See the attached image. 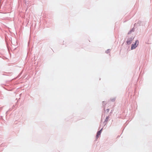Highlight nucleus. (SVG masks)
<instances>
[{
	"label": "nucleus",
	"instance_id": "nucleus-1",
	"mask_svg": "<svg viewBox=\"0 0 152 152\" xmlns=\"http://www.w3.org/2000/svg\"><path fill=\"white\" fill-rule=\"evenodd\" d=\"M139 43V42L138 41L136 40L135 42V43L134 44H132V45L131 49L133 50L135 49L138 45Z\"/></svg>",
	"mask_w": 152,
	"mask_h": 152
},
{
	"label": "nucleus",
	"instance_id": "nucleus-2",
	"mask_svg": "<svg viewBox=\"0 0 152 152\" xmlns=\"http://www.w3.org/2000/svg\"><path fill=\"white\" fill-rule=\"evenodd\" d=\"M134 39V38L133 37H132L128 38L126 42V43H127V44L128 45H130L132 43Z\"/></svg>",
	"mask_w": 152,
	"mask_h": 152
},
{
	"label": "nucleus",
	"instance_id": "nucleus-3",
	"mask_svg": "<svg viewBox=\"0 0 152 152\" xmlns=\"http://www.w3.org/2000/svg\"><path fill=\"white\" fill-rule=\"evenodd\" d=\"M103 128H102L101 129L97 132L96 135V138L97 139L99 137V136L101 134Z\"/></svg>",
	"mask_w": 152,
	"mask_h": 152
},
{
	"label": "nucleus",
	"instance_id": "nucleus-4",
	"mask_svg": "<svg viewBox=\"0 0 152 152\" xmlns=\"http://www.w3.org/2000/svg\"><path fill=\"white\" fill-rule=\"evenodd\" d=\"M109 118V116H107L106 117V119H105L104 121V125H105L106 124V123H107V122L108 121Z\"/></svg>",
	"mask_w": 152,
	"mask_h": 152
},
{
	"label": "nucleus",
	"instance_id": "nucleus-5",
	"mask_svg": "<svg viewBox=\"0 0 152 152\" xmlns=\"http://www.w3.org/2000/svg\"><path fill=\"white\" fill-rule=\"evenodd\" d=\"M110 50V49L107 50L106 51V52H105L106 53H109V52Z\"/></svg>",
	"mask_w": 152,
	"mask_h": 152
},
{
	"label": "nucleus",
	"instance_id": "nucleus-6",
	"mask_svg": "<svg viewBox=\"0 0 152 152\" xmlns=\"http://www.w3.org/2000/svg\"><path fill=\"white\" fill-rule=\"evenodd\" d=\"M111 100L112 101H114L115 100V98H113L112 99H111Z\"/></svg>",
	"mask_w": 152,
	"mask_h": 152
},
{
	"label": "nucleus",
	"instance_id": "nucleus-7",
	"mask_svg": "<svg viewBox=\"0 0 152 152\" xmlns=\"http://www.w3.org/2000/svg\"><path fill=\"white\" fill-rule=\"evenodd\" d=\"M132 31H131V30H130V31L128 33V34H130L132 33Z\"/></svg>",
	"mask_w": 152,
	"mask_h": 152
},
{
	"label": "nucleus",
	"instance_id": "nucleus-8",
	"mask_svg": "<svg viewBox=\"0 0 152 152\" xmlns=\"http://www.w3.org/2000/svg\"><path fill=\"white\" fill-rule=\"evenodd\" d=\"M134 28H133L131 30H130L131 31H132V32H134Z\"/></svg>",
	"mask_w": 152,
	"mask_h": 152
},
{
	"label": "nucleus",
	"instance_id": "nucleus-9",
	"mask_svg": "<svg viewBox=\"0 0 152 152\" xmlns=\"http://www.w3.org/2000/svg\"><path fill=\"white\" fill-rule=\"evenodd\" d=\"M21 73H20L18 75V76H17V78H19V77H20V75Z\"/></svg>",
	"mask_w": 152,
	"mask_h": 152
},
{
	"label": "nucleus",
	"instance_id": "nucleus-10",
	"mask_svg": "<svg viewBox=\"0 0 152 152\" xmlns=\"http://www.w3.org/2000/svg\"><path fill=\"white\" fill-rule=\"evenodd\" d=\"M109 109H107L106 110L107 111V113H108L109 111Z\"/></svg>",
	"mask_w": 152,
	"mask_h": 152
},
{
	"label": "nucleus",
	"instance_id": "nucleus-11",
	"mask_svg": "<svg viewBox=\"0 0 152 152\" xmlns=\"http://www.w3.org/2000/svg\"><path fill=\"white\" fill-rule=\"evenodd\" d=\"M102 102H103V103H104V101H103Z\"/></svg>",
	"mask_w": 152,
	"mask_h": 152
}]
</instances>
